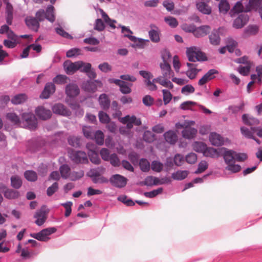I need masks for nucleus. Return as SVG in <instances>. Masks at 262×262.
I'll return each instance as SVG.
<instances>
[{
  "mask_svg": "<svg viewBox=\"0 0 262 262\" xmlns=\"http://www.w3.org/2000/svg\"><path fill=\"white\" fill-rule=\"evenodd\" d=\"M20 126L30 130L35 129L37 126V121L35 115L31 113H23Z\"/></svg>",
  "mask_w": 262,
  "mask_h": 262,
  "instance_id": "obj_1",
  "label": "nucleus"
},
{
  "mask_svg": "<svg viewBox=\"0 0 262 262\" xmlns=\"http://www.w3.org/2000/svg\"><path fill=\"white\" fill-rule=\"evenodd\" d=\"M186 53L190 61L195 62L196 61H205L207 60L205 54L195 47L187 48Z\"/></svg>",
  "mask_w": 262,
  "mask_h": 262,
  "instance_id": "obj_2",
  "label": "nucleus"
},
{
  "mask_svg": "<svg viewBox=\"0 0 262 262\" xmlns=\"http://www.w3.org/2000/svg\"><path fill=\"white\" fill-rule=\"evenodd\" d=\"M55 227H50L42 229L38 233H31L30 236L39 241L47 242L50 238L49 236L56 231Z\"/></svg>",
  "mask_w": 262,
  "mask_h": 262,
  "instance_id": "obj_3",
  "label": "nucleus"
},
{
  "mask_svg": "<svg viewBox=\"0 0 262 262\" xmlns=\"http://www.w3.org/2000/svg\"><path fill=\"white\" fill-rule=\"evenodd\" d=\"M82 65L81 61L72 62L70 60H66L64 62L63 66L66 73L68 75H72L77 70H80Z\"/></svg>",
  "mask_w": 262,
  "mask_h": 262,
  "instance_id": "obj_4",
  "label": "nucleus"
},
{
  "mask_svg": "<svg viewBox=\"0 0 262 262\" xmlns=\"http://www.w3.org/2000/svg\"><path fill=\"white\" fill-rule=\"evenodd\" d=\"M120 121L124 124H126V127L128 130L130 129L133 127V125L139 126L141 124L140 119L137 118L135 116L126 115V116L120 118Z\"/></svg>",
  "mask_w": 262,
  "mask_h": 262,
  "instance_id": "obj_5",
  "label": "nucleus"
},
{
  "mask_svg": "<svg viewBox=\"0 0 262 262\" xmlns=\"http://www.w3.org/2000/svg\"><path fill=\"white\" fill-rule=\"evenodd\" d=\"M69 154L70 158L75 163H86L88 162L86 155L83 151L72 150L69 152Z\"/></svg>",
  "mask_w": 262,
  "mask_h": 262,
  "instance_id": "obj_6",
  "label": "nucleus"
},
{
  "mask_svg": "<svg viewBox=\"0 0 262 262\" xmlns=\"http://www.w3.org/2000/svg\"><path fill=\"white\" fill-rule=\"evenodd\" d=\"M127 179L119 174H114L110 179L111 184L115 187L121 188L126 185Z\"/></svg>",
  "mask_w": 262,
  "mask_h": 262,
  "instance_id": "obj_7",
  "label": "nucleus"
},
{
  "mask_svg": "<svg viewBox=\"0 0 262 262\" xmlns=\"http://www.w3.org/2000/svg\"><path fill=\"white\" fill-rule=\"evenodd\" d=\"M102 83L99 80H88L83 83L82 88L87 92L94 93L97 90L98 88H101Z\"/></svg>",
  "mask_w": 262,
  "mask_h": 262,
  "instance_id": "obj_8",
  "label": "nucleus"
},
{
  "mask_svg": "<svg viewBox=\"0 0 262 262\" xmlns=\"http://www.w3.org/2000/svg\"><path fill=\"white\" fill-rule=\"evenodd\" d=\"M246 4H247L246 0H241L238 1L233 8L230 11L231 16H234L236 14L243 12H249L247 11Z\"/></svg>",
  "mask_w": 262,
  "mask_h": 262,
  "instance_id": "obj_9",
  "label": "nucleus"
},
{
  "mask_svg": "<svg viewBox=\"0 0 262 262\" xmlns=\"http://www.w3.org/2000/svg\"><path fill=\"white\" fill-rule=\"evenodd\" d=\"M160 67L162 72V78H171L173 76V72L171 69L170 66L168 64L164 59H163V63L160 64Z\"/></svg>",
  "mask_w": 262,
  "mask_h": 262,
  "instance_id": "obj_10",
  "label": "nucleus"
},
{
  "mask_svg": "<svg viewBox=\"0 0 262 262\" xmlns=\"http://www.w3.org/2000/svg\"><path fill=\"white\" fill-rule=\"evenodd\" d=\"M209 139L211 144L215 146H222L224 143V138L221 135L215 132L210 134Z\"/></svg>",
  "mask_w": 262,
  "mask_h": 262,
  "instance_id": "obj_11",
  "label": "nucleus"
},
{
  "mask_svg": "<svg viewBox=\"0 0 262 262\" xmlns=\"http://www.w3.org/2000/svg\"><path fill=\"white\" fill-rule=\"evenodd\" d=\"M55 91V85L52 82L47 83L45 88L40 95V98L42 99H47L50 95L53 94Z\"/></svg>",
  "mask_w": 262,
  "mask_h": 262,
  "instance_id": "obj_12",
  "label": "nucleus"
},
{
  "mask_svg": "<svg viewBox=\"0 0 262 262\" xmlns=\"http://www.w3.org/2000/svg\"><path fill=\"white\" fill-rule=\"evenodd\" d=\"M66 94L69 97H75L77 96L80 92L79 89L77 85L75 83H69L66 87Z\"/></svg>",
  "mask_w": 262,
  "mask_h": 262,
  "instance_id": "obj_13",
  "label": "nucleus"
},
{
  "mask_svg": "<svg viewBox=\"0 0 262 262\" xmlns=\"http://www.w3.org/2000/svg\"><path fill=\"white\" fill-rule=\"evenodd\" d=\"M52 111L55 114L64 116H69L71 112L62 104L57 103L52 107Z\"/></svg>",
  "mask_w": 262,
  "mask_h": 262,
  "instance_id": "obj_14",
  "label": "nucleus"
},
{
  "mask_svg": "<svg viewBox=\"0 0 262 262\" xmlns=\"http://www.w3.org/2000/svg\"><path fill=\"white\" fill-rule=\"evenodd\" d=\"M36 115L42 120H47L52 116V112L50 110L46 109L43 106H38L35 109Z\"/></svg>",
  "mask_w": 262,
  "mask_h": 262,
  "instance_id": "obj_15",
  "label": "nucleus"
},
{
  "mask_svg": "<svg viewBox=\"0 0 262 262\" xmlns=\"http://www.w3.org/2000/svg\"><path fill=\"white\" fill-rule=\"evenodd\" d=\"M248 20L249 17L247 14H241L234 20L233 26L236 29L241 28L247 24Z\"/></svg>",
  "mask_w": 262,
  "mask_h": 262,
  "instance_id": "obj_16",
  "label": "nucleus"
},
{
  "mask_svg": "<svg viewBox=\"0 0 262 262\" xmlns=\"http://www.w3.org/2000/svg\"><path fill=\"white\" fill-rule=\"evenodd\" d=\"M151 30L148 32V35L150 40L154 42H159L160 39V31L158 28L155 25H150Z\"/></svg>",
  "mask_w": 262,
  "mask_h": 262,
  "instance_id": "obj_17",
  "label": "nucleus"
},
{
  "mask_svg": "<svg viewBox=\"0 0 262 262\" xmlns=\"http://www.w3.org/2000/svg\"><path fill=\"white\" fill-rule=\"evenodd\" d=\"M221 152L224 151L223 157L227 165L235 162V151L225 148H221Z\"/></svg>",
  "mask_w": 262,
  "mask_h": 262,
  "instance_id": "obj_18",
  "label": "nucleus"
},
{
  "mask_svg": "<svg viewBox=\"0 0 262 262\" xmlns=\"http://www.w3.org/2000/svg\"><path fill=\"white\" fill-rule=\"evenodd\" d=\"M191 126H188L183 129L182 132V137L186 139H192L194 138L198 132L196 128L191 127Z\"/></svg>",
  "mask_w": 262,
  "mask_h": 262,
  "instance_id": "obj_19",
  "label": "nucleus"
},
{
  "mask_svg": "<svg viewBox=\"0 0 262 262\" xmlns=\"http://www.w3.org/2000/svg\"><path fill=\"white\" fill-rule=\"evenodd\" d=\"M25 23L29 29L35 32L38 31L39 24L36 18L31 16H27L25 18Z\"/></svg>",
  "mask_w": 262,
  "mask_h": 262,
  "instance_id": "obj_20",
  "label": "nucleus"
},
{
  "mask_svg": "<svg viewBox=\"0 0 262 262\" xmlns=\"http://www.w3.org/2000/svg\"><path fill=\"white\" fill-rule=\"evenodd\" d=\"M205 1L208 2L209 0H202L197 3L196 7L201 13L205 14H209L211 12V8Z\"/></svg>",
  "mask_w": 262,
  "mask_h": 262,
  "instance_id": "obj_21",
  "label": "nucleus"
},
{
  "mask_svg": "<svg viewBox=\"0 0 262 262\" xmlns=\"http://www.w3.org/2000/svg\"><path fill=\"white\" fill-rule=\"evenodd\" d=\"M211 28L209 26L204 25L200 27H195L193 35L196 37L199 38L206 36L210 31Z\"/></svg>",
  "mask_w": 262,
  "mask_h": 262,
  "instance_id": "obj_22",
  "label": "nucleus"
},
{
  "mask_svg": "<svg viewBox=\"0 0 262 262\" xmlns=\"http://www.w3.org/2000/svg\"><path fill=\"white\" fill-rule=\"evenodd\" d=\"M34 217L36 219L35 223L39 226L42 225L46 220V212L42 209L37 210Z\"/></svg>",
  "mask_w": 262,
  "mask_h": 262,
  "instance_id": "obj_23",
  "label": "nucleus"
},
{
  "mask_svg": "<svg viewBox=\"0 0 262 262\" xmlns=\"http://www.w3.org/2000/svg\"><path fill=\"white\" fill-rule=\"evenodd\" d=\"M221 150V149L218 150L213 147H207L206 146L203 155L205 157H211L213 158H218L220 156Z\"/></svg>",
  "mask_w": 262,
  "mask_h": 262,
  "instance_id": "obj_24",
  "label": "nucleus"
},
{
  "mask_svg": "<svg viewBox=\"0 0 262 262\" xmlns=\"http://www.w3.org/2000/svg\"><path fill=\"white\" fill-rule=\"evenodd\" d=\"M6 20L8 25H11L13 18V8L11 4L6 5Z\"/></svg>",
  "mask_w": 262,
  "mask_h": 262,
  "instance_id": "obj_25",
  "label": "nucleus"
},
{
  "mask_svg": "<svg viewBox=\"0 0 262 262\" xmlns=\"http://www.w3.org/2000/svg\"><path fill=\"white\" fill-rule=\"evenodd\" d=\"M164 137L166 142L171 144H174L178 140L176 133L172 130H169L165 133Z\"/></svg>",
  "mask_w": 262,
  "mask_h": 262,
  "instance_id": "obj_26",
  "label": "nucleus"
},
{
  "mask_svg": "<svg viewBox=\"0 0 262 262\" xmlns=\"http://www.w3.org/2000/svg\"><path fill=\"white\" fill-rule=\"evenodd\" d=\"M97 11L100 13L102 18L107 25H109L113 29L116 28L114 25L116 23V20L111 19L107 14L101 8L98 9Z\"/></svg>",
  "mask_w": 262,
  "mask_h": 262,
  "instance_id": "obj_27",
  "label": "nucleus"
},
{
  "mask_svg": "<svg viewBox=\"0 0 262 262\" xmlns=\"http://www.w3.org/2000/svg\"><path fill=\"white\" fill-rule=\"evenodd\" d=\"M99 102L101 108L104 110L108 109L110 106V100L105 94L100 95Z\"/></svg>",
  "mask_w": 262,
  "mask_h": 262,
  "instance_id": "obj_28",
  "label": "nucleus"
},
{
  "mask_svg": "<svg viewBox=\"0 0 262 262\" xmlns=\"http://www.w3.org/2000/svg\"><path fill=\"white\" fill-rule=\"evenodd\" d=\"M28 98L27 96L25 94H19L13 96L11 102L14 105L20 104L25 102Z\"/></svg>",
  "mask_w": 262,
  "mask_h": 262,
  "instance_id": "obj_29",
  "label": "nucleus"
},
{
  "mask_svg": "<svg viewBox=\"0 0 262 262\" xmlns=\"http://www.w3.org/2000/svg\"><path fill=\"white\" fill-rule=\"evenodd\" d=\"M6 117L13 124L20 126L21 120L16 113L14 112L8 113L6 114Z\"/></svg>",
  "mask_w": 262,
  "mask_h": 262,
  "instance_id": "obj_30",
  "label": "nucleus"
},
{
  "mask_svg": "<svg viewBox=\"0 0 262 262\" xmlns=\"http://www.w3.org/2000/svg\"><path fill=\"white\" fill-rule=\"evenodd\" d=\"M187 65L189 67V69L186 72V75L190 79H194L200 70H198L193 64L187 63Z\"/></svg>",
  "mask_w": 262,
  "mask_h": 262,
  "instance_id": "obj_31",
  "label": "nucleus"
},
{
  "mask_svg": "<svg viewBox=\"0 0 262 262\" xmlns=\"http://www.w3.org/2000/svg\"><path fill=\"white\" fill-rule=\"evenodd\" d=\"M241 131L243 136L248 139L253 138L254 134L256 132V127H251L248 129L245 127H241Z\"/></svg>",
  "mask_w": 262,
  "mask_h": 262,
  "instance_id": "obj_32",
  "label": "nucleus"
},
{
  "mask_svg": "<svg viewBox=\"0 0 262 262\" xmlns=\"http://www.w3.org/2000/svg\"><path fill=\"white\" fill-rule=\"evenodd\" d=\"M162 77L159 76L156 78H154L152 81L150 80H145V83L146 86L148 89L150 91H156L157 89V86L155 84V82H158L160 84V81H161Z\"/></svg>",
  "mask_w": 262,
  "mask_h": 262,
  "instance_id": "obj_33",
  "label": "nucleus"
},
{
  "mask_svg": "<svg viewBox=\"0 0 262 262\" xmlns=\"http://www.w3.org/2000/svg\"><path fill=\"white\" fill-rule=\"evenodd\" d=\"M242 119L245 124L250 126L259 124V120L257 119L250 116L247 114H244L243 115Z\"/></svg>",
  "mask_w": 262,
  "mask_h": 262,
  "instance_id": "obj_34",
  "label": "nucleus"
},
{
  "mask_svg": "<svg viewBox=\"0 0 262 262\" xmlns=\"http://www.w3.org/2000/svg\"><path fill=\"white\" fill-rule=\"evenodd\" d=\"M188 173L187 170H178L172 173L171 178L176 180H183L187 177Z\"/></svg>",
  "mask_w": 262,
  "mask_h": 262,
  "instance_id": "obj_35",
  "label": "nucleus"
},
{
  "mask_svg": "<svg viewBox=\"0 0 262 262\" xmlns=\"http://www.w3.org/2000/svg\"><path fill=\"white\" fill-rule=\"evenodd\" d=\"M246 4L247 11H250L252 9H257L259 7L261 0H246Z\"/></svg>",
  "mask_w": 262,
  "mask_h": 262,
  "instance_id": "obj_36",
  "label": "nucleus"
},
{
  "mask_svg": "<svg viewBox=\"0 0 262 262\" xmlns=\"http://www.w3.org/2000/svg\"><path fill=\"white\" fill-rule=\"evenodd\" d=\"M59 171L61 176L63 179L69 178L71 174L70 167L67 164H63L60 166Z\"/></svg>",
  "mask_w": 262,
  "mask_h": 262,
  "instance_id": "obj_37",
  "label": "nucleus"
},
{
  "mask_svg": "<svg viewBox=\"0 0 262 262\" xmlns=\"http://www.w3.org/2000/svg\"><path fill=\"white\" fill-rule=\"evenodd\" d=\"M54 9V7L50 5L47 8L45 12L46 18L51 23L54 22L55 20Z\"/></svg>",
  "mask_w": 262,
  "mask_h": 262,
  "instance_id": "obj_38",
  "label": "nucleus"
},
{
  "mask_svg": "<svg viewBox=\"0 0 262 262\" xmlns=\"http://www.w3.org/2000/svg\"><path fill=\"white\" fill-rule=\"evenodd\" d=\"M210 43L213 45H218L220 42V37L219 32L214 30L209 36Z\"/></svg>",
  "mask_w": 262,
  "mask_h": 262,
  "instance_id": "obj_39",
  "label": "nucleus"
},
{
  "mask_svg": "<svg viewBox=\"0 0 262 262\" xmlns=\"http://www.w3.org/2000/svg\"><path fill=\"white\" fill-rule=\"evenodd\" d=\"M219 9L220 13L226 14L230 9V5L226 0H221L219 4Z\"/></svg>",
  "mask_w": 262,
  "mask_h": 262,
  "instance_id": "obj_40",
  "label": "nucleus"
},
{
  "mask_svg": "<svg viewBox=\"0 0 262 262\" xmlns=\"http://www.w3.org/2000/svg\"><path fill=\"white\" fill-rule=\"evenodd\" d=\"M69 78L64 75H58L53 79V83L57 84H64L68 82Z\"/></svg>",
  "mask_w": 262,
  "mask_h": 262,
  "instance_id": "obj_41",
  "label": "nucleus"
},
{
  "mask_svg": "<svg viewBox=\"0 0 262 262\" xmlns=\"http://www.w3.org/2000/svg\"><path fill=\"white\" fill-rule=\"evenodd\" d=\"M4 196L9 199H14L18 198L19 193L17 191L12 189H6L4 191Z\"/></svg>",
  "mask_w": 262,
  "mask_h": 262,
  "instance_id": "obj_42",
  "label": "nucleus"
},
{
  "mask_svg": "<svg viewBox=\"0 0 262 262\" xmlns=\"http://www.w3.org/2000/svg\"><path fill=\"white\" fill-rule=\"evenodd\" d=\"M96 142L100 145H102L104 143V134L101 130H97L94 134V138Z\"/></svg>",
  "mask_w": 262,
  "mask_h": 262,
  "instance_id": "obj_43",
  "label": "nucleus"
},
{
  "mask_svg": "<svg viewBox=\"0 0 262 262\" xmlns=\"http://www.w3.org/2000/svg\"><path fill=\"white\" fill-rule=\"evenodd\" d=\"M71 108L75 111V115L78 117H81L84 114V111L77 103L70 104Z\"/></svg>",
  "mask_w": 262,
  "mask_h": 262,
  "instance_id": "obj_44",
  "label": "nucleus"
},
{
  "mask_svg": "<svg viewBox=\"0 0 262 262\" xmlns=\"http://www.w3.org/2000/svg\"><path fill=\"white\" fill-rule=\"evenodd\" d=\"M11 183L13 188L18 189L22 185V181L18 176H14L11 178Z\"/></svg>",
  "mask_w": 262,
  "mask_h": 262,
  "instance_id": "obj_45",
  "label": "nucleus"
},
{
  "mask_svg": "<svg viewBox=\"0 0 262 262\" xmlns=\"http://www.w3.org/2000/svg\"><path fill=\"white\" fill-rule=\"evenodd\" d=\"M84 174V172L83 170H79L77 171H73L71 172L69 178L71 181H76L83 177Z\"/></svg>",
  "mask_w": 262,
  "mask_h": 262,
  "instance_id": "obj_46",
  "label": "nucleus"
},
{
  "mask_svg": "<svg viewBox=\"0 0 262 262\" xmlns=\"http://www.w3.org/2000/svg\"><path fill=\"white\" fill-rule=\"evenodd\" d=\"M133 85L132 83L124 82L120 87V92L124 94H129L132 92L131 87Z\"/></svg>",
  "mask_w": 262,
  "mask_h": 262,
  "instance_id": "obj_47",
  "label": "nucleus"
},
{
  "mask_svg": "<svg viewBox=\"0 0 262 262\" xmlns=\"http://www.w3.org/2000/svg\"><path fill=\"white\" fill-rule=\"evenodd\" d=\"M24 176L25 178L29 181L34 182L37 179V173L33 170L26 171L24 173Z\"/></svg>",
  "mask_w": 262,
  "mask_h": 262,
  "instance_id": "obj_48",
  "label": "nucleus"
},
{
  "mask_svg": "<svg viewBox=\"0 0 262 262\" xmlns=\"http://www.w3.org/2000/svg\"><path fill=\"white\" fill-rule=\"evenodd\" d=\"M206 145L203 142H196L193 144V149L198 152L204 154Z\"/></svg>",
  "mask_w": 262,
  "mask_h": 262,
  "instance_id": "obj_49",
  "label": "nucleus"
},
{
  "mask_svg": "<svg viewBox=\"0 0 262 262\" xmlns=\"http://www.w3.org/2000/svg\"><path fill=\"white\" fill-rule=\"evenodd\" d=\"M241 169V166L238 164H235L234 163H230L225 167V170H229L232 173L237 172Z\"/></svg>",
  "mask_w": 262,
  "mask_h": 262,
  "instance_id": "obj_50",
  "label": "nucleus"
},
{
  "mask_svg": "<svg viewBox=\"0 0 262 262\" xmlns=\"http://www.w3.org/2000/svg\"><path fill=\"white\" fill-rule=\"evenodd\" d=\"M139 166L141 170L144 172H147L150 169V163L147 160L145 159L140 160Z\"/></svg>",
  "mask_w": 262,
  "mask_h": 262,
  "instance_id": "obj_51",
  "label": "nucleus"
},
{
  "mask_svg": "<svg viewBox=\"0 0 262 262\" xmlns=\"http://www.w3.org/2000/svg\"><path fill=\"white\" fill-rule=\"evenodd\" d=\"M110 159L108 161L110 162L111 165L114 167H118L121 164V162L118 156L116 154H111L110 156Z\"/></svg>",
  "mask_w": 262,
  "mask_h": 262,
  "instance_id": "obj_52",
  "label": "nucleus"
},
{
  "mask_svg": "<svg viewBox=\"0 0 262 262\" xmlns=\"http://www.w3.org/2000/svg\"><path fill=\"white\" fill-rule=\"evenodd\" d=\"M158 178L153 176H148L144 180V184L147 186L157 185Z\"/></svg>",
  "mask_w": 262,
  "mask_h": 262,
  "instance_id": "obj_53",
  "label": "nucleus"
},
{
  "mask_svg": "<svg viewBox=\"0 0 262 262\" xmlns=\"http://www.w3.org/2000/svg\"><path fill=\"white\" fill-rule=\"evenodd\" d=\"M144 140L148 143H151L155 140V136L149 130H146L143 134Z\"/></svg>",
  "mask_w": 262,
  "mask_h": 262,
  "instance_id": "obj_54",
  "label": "nucleus"
},
{
  "mask_svg": "<svg viewBox=\"0 0 262 262\" xmlns=\"http://www.w3.org/2000/svg\"><path fill=\"white\" fill-rule=\"evenodd\" d=\"M84 136L88 139H93L94 138V132L92 128L90 126H84L82 128Z\"/></svg>",
  "mask_w": 262,
  "mask_h": 262,
  "instance_id": "obj_55",
  "label": "nucleus"
},
{
  "mask_svg": "<svg viewBox=\"0 0 262 262\" xmlns=\"http://www.w3.org/2000/svg\"><path fill=\"white\" fill-rule=\"evenodd\" d=\"M208 167V163L205 161H201L198 165V169L195 171L194 173L199 174L202 173L206 169H207Z\"/></svg>",
  "mask_w": 262,
  "mask_h": 262,
  "instance_id": "obj_56",
  "label": "nucleus"
},
{
  "mask_svg": "<svg viewBox=\"0 0 262 262\" xmlns=\"http://www.w3.org/2000/svg\"><path fill=\"white\" fill-rule=\"evenodd\" d=\"M151 167L152 170L159 172L162 170L163 164L158 161H154L151 163Z\"/></svg>",
  "mask_w": 262,
  "mask_h": 262,
  "instance_id": "obj_57",
  "label": "nucleus"
},
{
  "mask_svg": "<svg viewBox=\"0 0 262 262\" xmlns=\"http://www.w3.org/2000/svg\"><path fill=\"white\" fill-rule=\"evenodd\" d=\"M164 20L171 28H176L178 25L177 20L172 16L165 17Z\"/></svg>",
  "mask_w": 262,
  "mask_h": 262,
  "instance_id": "obj_58",
  "label": "nucleus"
},
{
  "mask_svg": "<svg viewBox=\"0 0 262 262\" xmlns=\"http://www.w3.org/2000/svg\"><path fill=\"white\" fill-rule=\"evenodd\" d=\"M99 121L102 123H108L110 121L109 116L103 111H100L98 114Z\"/></svg>",
  "mask_w": 262,
  "mask_h": 262,
  "instance_id": "obj_59",
  "label": "nucleus"
},
{
  "mask_svg": "<svg viewBox=\"0 0 262 262\" xmlns=\"http://www.w3.org/2000/svg\"><path fill=\"white\" fill-rule=\"evenodd\" d=\"M162 191H163V188H159L157 189H155L150 192H144V195L147 198H152L157 196L158 194L161 193L162 192Z\"/></svg>",
  "mask_w": 262,
  "mask_h": 262,
  "instance_id": "obj_60",
  "label": "nucleus"
},
{
  "mask_svg": "<svg viewBox=\"0 0 262 262\" xmlns=\"http://www.w3.org/2000/svg\"><path fill=\"white\" fill-rule=\"evenodd\" d=\"M68 142L70 145L75 147H79L80 145V138L77 137H69Z\"/></svg>",
  "mask_w": 262,
  "mask_h": 262,
  "instance_id": "obj_61",
  "label": "nucleus"
},
{
  "mask_svg": "<svg viewBox=\"0 0 262 262\" xmlns=\"http://www.w3.org/2000/svg\"><path fill=\"white\" fill-rule=\"evenodd\" d=\"M184 162V157L183 155L177 154L173 158V163L177 166H181Z\"/></svg>",
  "mask_w": 262,
  "mask_h": 262,
  "instance_id": "obj_62",
  "label": "nucleus"
},
{
  "mask_svg": "<svg viewBox=\"0 0 262 262\" xmlns=\"http://www.w3.org/2000/svg\"><path fill=\"white\" fill-rule=\"evenodd\" d=\"M163 96V101L165 105L167 104L172 99V95L170 92L167 90H162Z\"/></svg>",
  "mask_w": 262,
  "mask_h": 262,
  "instance_id": "obj_63",
  "label": "nucleus"
},
{
  "mask_svg": "<svg viewBox=\"0 0 262 262\" xmlns=\"http://www.w3.org/2000/svg\"><path fill=\"white\" fill-rule=\"evenodd\" d=\"M94 28L98 31H102L104 29L105 25L101 19L97 18L95 20Z\"/></svg>",
  "mask_w": 262,
  "mask_h": 262,
  "instance_id": "obj_64",
  "label": "nucleus"
}]
</instances>
